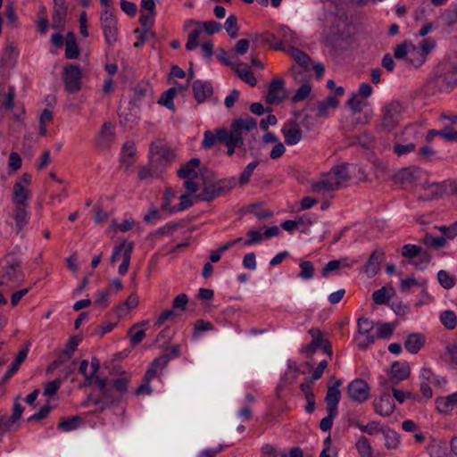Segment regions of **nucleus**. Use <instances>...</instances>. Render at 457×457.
<instances>
[{"mask_svg": "<svg viewBox=\"0 0 457 457\" xmlns=\"http://www.w3.org/2000/svg\"><path fill=\"white\" fill-rule=\"evenodd\" d=\"M253 129H257V121L252 117H247L245 119L234 120L230 125V130L221 133L223 134L221 135L222 144L228 147L227 154L228 156H232L235 154L236 148L244 145V132Z\"/></svg>", "mask_w": 457, "mask_h": 457, "instance_id": "1", "label": "nucleus"}, {"mask_svg": "<svg viewBox=\"0 0 457 457\" xmlns=\"http://www.w3.org/2000/svg\"><path fill=\"white\" fill-rule=\"evenodd\" d=\"M457 64L444 62L437 67V73L431 84L438 92H449L457 86Z\"/></svg>", "mask_w": 457, "mask_h": 457, "instance_id": "2", "label": "nucleus"}, {"mask_svg": "<svg viewBox=\"0 0 457 457\" xmlns=\"http://www.w3.org/2000/svg\"><path fill=\"white\" fill-rule=\"evenodd\" d=\"M175 153L162 140H156L150 145V161L153 167L162 169L169 166L175 160Z\"/></svg>", "mask_w": 457, "mask_h": 457, "instance_id": "3", "label": "nucleus"}, {"mask_svg": "<svg viewBox=\"0 0 457 457\" xmlns=\"http://www.w3.org/2000/svg\"><path fill=\"white\" fill-rule=\"evenodd\" d=\"M403 105L398 101H392L381 110L380 128L386 132H391L396 129L403 115Z\"/></svg>", "mask_w": 457, "mask_h": 457, "instance_id": "4", "label": "nucleus"}, {"mask_svg": "<svg viewBox=\"0 0 457 457\" xmlns=\"http://www.w3.org/2000/svg\"><path fill=\"white\" fill-rule=\"evenodd\" d=\"M82 70L79 66L68 63L63 67L62 80L65 90L76 94L81 90Z\"/></svg>", "mask_w": 457, "mask_h": 457, "instance_id": "5", "label": "nucleus"}, {"mask_svg": "<svg viewBox=\"0 0 457 457\" xmlns=\"http://www.w3.org/2000/svg\"><path fill=\"white\" fill-rule=\"evenodd\" d=\"M12 202L14 205L13 219L15 221V228L17 233H20L29 220V215L27 211L29 199L26 198V195H12Z\"/></svg>", "mask_w": 457, "mask_h": 457, "instance_id": "6", "label": "nucleus"}, {"mask_svg": "<svg viewBox=\"0 0 457 457\" xmlns=\"http://www.w3.org/2000/svg\"><path fill=\"white\" fill-rule=\"evenodd\" d=\"M101 27L108 45L114 44L118 39L117 18L112 12L102 11Z\"/></svg>", "mask_w": 457, "mask_h": 457, "instance_id": "7", "label": "nucleus"}, {"mask_svg": "<svg viewBox=\"0 0 457 457\" xmlns=\"http://www.w3.org/2000/svg\"><path fill=\"white\" fill-rule=\"evenodd\" d=\"M411 373L410 367L407 363H401L399 361H395L391 366V372L389 376V379H386L385 378H380V385L383 386L386 389H387L388 386H395L400 381H403L409 378Z\"/></svg>", "mask_w": 457, "mask_h": 457, "instance_id": "8", "label": "nucleus"}, {"mask_svg": "<svg viewBox=\"0 0 457 457\" xmlns=\"http://www.w3.org/2000/svg\"><path fill=\"white\" fill-rule=\"evenodd\" d=\"M423 187L427 192L423 200H433L455 192V183L452 180H445L441 183H425Z\"/></svg>", "mask_w": 457, "mask_h": 457, "instance_id": "9", "label": "nucleus"}, {"mask_svg": "<svg viewBox=\"0 0 457 457\" xmlns=\"http://www.w3.org/2000/svg\"><path fill=\"white\" fill-rule=\"evenodd\" d=\"M370 387L361 378H356L349 383L347 386V395L351 400L358 403L367 401L370 396Z\"/></svg>", "mask_w": 457, "mask_h": 457, "instance_id": "10", "label": "nucleus"}, {"mask_svg": "<svg viewBox=\"0 0 457 457\" xmlns=\"http://www.w3.org/2000/svg\"><path fill=\"white\" fill-rule=\"evenodd\" d=\"M288 52L291 57L299 64L297 67H292L293 75L295 79H301L305 75L311 58L304 52L295 47H290Z\"/></svg>", "mask_w": 457, "mask_h": 457, "instance_id": "11", "label": "nucleus"}, {"mask_svg": "<svg viewBox=\"0 0 457 457\" xmlns=\"http://www.w3.org/2000/svg\"><path fill=\"white\" fill-rule=\"evenodd\" d=\"M287 97L284 89V80L282 79H272L268 87V93L265 101L269 104H278L283 102Z\"/></svg>", "mask_w": 457, "mask_h": 457, "instance_id": "12", "label": "nucleus"}, {"mask_svg": "<svg viewBox=\"0 0 457 457\" xmlns=\"http://www.w3.org/2000/svg\"><path fill=\"white\" fill-rule=\"evenodd\" d=\"M281 132L284 136L285 143L288 145L298 144L303 137L302 130L295 120H288L283 126Z\"/></svg>", "mask_w": 457, "mask_h": 457, "instance_id": "13", "label": "nucleus"}, {"mask_svg": "<svg viewBox=\"0 0 457 457\" xmlns=\"http://www.w3.org/2000/svg\"><path fill=\"white\" fill-rule=\"evenodd\" d=\"M375 411L381 416H390L395 408V402L387 390L384 391L378 400L373 402Z\"/></svg>", "mask_w": 457, "mask_h": 457, "instance_id": "14", "label": "nucleus"}, {"mask_svg": "<svg viewBox=\"0 0 457 457\" xmlns=\"http://www.w3.org/2000/svg\"><path fill=\"white\" fill-rule=\"evenodd\" d=\"M384 258L385 251L381 248H376L364 265V272L370 277H374L379 271Z\"/></svg>", "mask_w": 457, "mask_h": 457, "instance_id": "15", "label": "nucleus"}, {"mask_svg": "<svg viewBox=\"0 0 457 457\" xmlns=\"http://www.w3.org/2000/svg\"><path fill=\"white\" fill-rule=\"evenodd\" d=\"M192 89L195 99L198 104L204 103L213 93V88L211 82L204 81L201 79H196L193 82Z\"/></svg>", "mask_w": 457, "mask_h": 457, "instance_id": "16", "label": "nucleus"}, {"mask_svg": "<svg viewBox=\"0 0 457 457\" xmlns=\"http://www.w3.org/2000/svg\"><path fill=\"white\" fill-rule=\"evenodd\" d=\"M85 386H90L95 382L102 395L104 399H112V388L108 386V379L106 378H101L97 374L90 373L84 375Z\"/></svg>", "mask_w": 457, "mask_h": 457, "instance_id": "17", "label": "nucleus"}, {"mask_svg": "<svg viewBox=\"0 0 457 457\" xmlns=\"http://www.w3.org/2000/svg\"><path fill=\"white\" fill-rule=\"evenodd\" d=\"M331 178L332 177H328V174H323L320 180L312 183L311 192L313 194L325 195L337 190L336 183Z\"/></svg>", "mask_w": 457, "mask_h": 457, "instance_id": "18", "label": "nucleus"}, {"mask_svg": "<svg viewBox=\"0 0 457 457\" xmlns=\"http://www.w3.org/2000/svg\"><path fill=\"white\" fill-rule=\"evenodd\" d=\"M114 129L115 125L112 122H104L96 139L97 145L102 148L108 147L115 138Z\"/></svg>", "mask_w": 457, "mask_h": 457, "instance_id": "19", "label": "nucleus"}, {"mask_svg": "<svg viewBox=\"0 0 457 457\" xmlns=\"http://www.w3.org/2000/svg\"><path fill=\"white\" fill-rule=\"evenodd\" d=\"M199 158H192L187 162L182 164L177 171V175L185 179H195L198 176L197 168L200 167Z\"/></svg>", "mask_w": 457, "mask_h": 457, "instance_id": "20", "label": "nucleus"}, {"mask_svg": "<svg viewBox=\"0 0 457 457\" xmlns=\"http://www.w3.org/2000/svg\"><path fill=\"white\" fill-rule=\"evenodd\" d=\"M342 382L340 379L337 380L333 386L328 387L325 402L327 404V411H337V405L341 398V392L338 387Z\"/></svg>", "mask_w": 457, "mask_h": 457, "instance_id": "21", "label": "nucleus"}, {"mask_svg": "<svg viewBox=\"0 0 457 457\" xmlns=\"http://www.w3.org/2000/svg\"><path fill=\"white\" fill-rule=\"evenodd\" d=\"M32 177L29 173H23L13 184L12 195H26L29 199L31 191L28 187L31 184Z\"/></svg>", "mask_w": 457, "mask_h": 457, "instance_id": "22", "label": "nucleus"}, {"mask_svg": "<svg viewBox=\"0 0 457 457\" xmlns=\"http://www.w3.org/2000/svg\"><path fill=\"white\" fill-rule=\"evenodd\" d=\"M425 342L426 337L423 334L411 333L407 336L403 345L409 353L416 354L424 346Z\"/></svg>", "mask_w": 457, "mask_h": 457, "instance_id": "23", "label": "nucleus"}, {"mask_svg": "<svg viewBox=\"0 0 457 457\" xmlns=\"http://www.w3.org/2000/svg\"><path fill=\"white\" fill-rule=\"evenodd\" d=\"M436 409L443 413H449L454 408H457V392L446 396L437 397L436 399Z\"/></svg>", "mask_w": 457, "mask_h": 457, "instance_id": "24", "label": "nucleus"}, {"mask_svg": "<svg viewBox=\"0 0 457 457\" xmlns=\"http://www.w3.org/2000/svg\"><path fill=\"white\" fill-rule=\"evenodd\" d=\"M222 132H228L225 128L216 129L214 131L206 130L204 134V140L202 145L205 149H210L214 146L217 142L222 143L220 135Z\"/></svg>", "mask_w": 457, "mask_h": 457, "instance_id": "25", "label": "nucleus"}, {"mask_svg": "<svg viewBox=\"0 0 457 457\" xmlns=\"http://www.w3.org/2000/svg\"><path fill=\"white\" fill-rule=\"evenodd\" d=\"M309 333L312 337V340L309 345L302 349L309 357H312L323 343L322 332L320 329L312 328Z\"/></svg>", "mask_w": 457, "mask_h": 457, "instance_id": "26", "label": "nucleus"}, {"mask_svg": "<svg viewBox=\"0 0 457 457\" xmlns=\"http://www.w3.org/2000/svg\"><path fill=\"white\" fill-rule=\"evenodd\" d=\"M347 164H342L340 166H336L332 169V170L328 173V177H332V180L335 181L336 187L337 189L341 187L344 181H347L350 179V176L347 171Z\"/></svg>", "mask_w": 457, "mask_h": 457, "instance_id": "27", "label": "nucleus"}, {"mask_svg": "<svg viewBox=\"0 0 457 457\" xmlns=\"http://www.w3.org/2000/svg\"><path fill=\"white\" fill-rule=\"evenodd\" d=\"M419 170L414 167H408L400 170L395 176V179L399 183H413L417 180Z\"/></svg>", "mask_w": 457, "mask_h": 457, "instance_id": "28", "label": "nucleus"}, {"mask_svg": "<svg viewBox=\"0 0 457 457\" xmlns=\"http://www.w3.org/2000/svg\"><path fill=\"white\" fill-rule=\"evenodd\" d=\"M238 77L252 87L257 84V79L245 64L240 62L234 68Z\"/></svg>", "mask_w": 457, "mask_h": 457, "instance_id": "29", "label": "nucleus"}, {"mask_svg": "<svg viewBox=\"0 0 457 457\" xmlns=\"http://www.w3.org/2000/svg\"><path fill=\"white\" fill-rule=\"evenodd\" d=\"M426 61L424 53L420 51V47L416 46H411L410 48L409 56L407 57V62L412 65L413 67L421 66Z\"/></svg>", "mask_w": 457, "mask_h": 457, "instance_id": "30", "label": "nucleus"}, {"mask_svg": "<svg viewBox=\"0 0 457 457\" xmlns=\"http://www.w3.org/2000/svg\"><path fill=\"white\" fill-rule=\"evenodd\" d=\"M18 55V50L12 42L6 45L4 49L3 55L1 57V62L4 65H13L16 57Z\"/></svg>", "mask_w": 457, "mask_h": 457, "instance_id": "31", "label": "nucleus"}, {"mask_svg": "<svg viewBox=\"0 0 457 457\" xmlns=\"http://www.w3.org/2000/svg\"><path fill=\"white\" fill-rule=\"evenodd\" d=\"M3 278L9 281L18 280L20 278H23V272L21 268V262H15L10 263L5 269Z\"/></svg>", "mask_w": 457, "mask_h": 457, "instance_id": "32", "label": "nucleus"}, {"mask_svg": "<svg viewBox=\"0 0 457 457\" xmlns=\"http://www.w3.org/2000/svg\"><path fill=\"white\" fill-rule=\"evenodd\" d=\"M203 191L195 195V198L200 201L211 202L217 196H220L217 191V187L214 184L204 185Z\"/></svg>", "mask_w": 457, "mask_h": 457, "instance_id": "33", "label": "nucleus"}, {"mask_svg": "<svg viewBox=\"0 0 457 457\" xmlns=\"http://www.w3.org/2000/svg\"><path fill=\"white\" fill-rule=\"evenodd\" d=\"M176 93H177V87H170L168 90L164 91L161 97L159 98L158 100V104H162V105H164L165 107H167L169 110H171V111H175V105H174V103H173V99L176 96Z\"/></svg>", "mask_w": 457, "mask_h": 457, "instance_id": "34", "label": "nucleus"}, {"mask_svg": "<svg viewBox=\"0 0 457 457\" xmlns=\"http://www.w3.org/2000/svg\"><path fill=\"white\" fill-rule=\"evenodd\" d=\"M149 90L150 87L147 83L136 86L134 88L133 97L130 100V104L138 108L141 100L146 96Z\"/></svg>", "mask_w": 457, "mask_h": 457, "instance_id": "35", "label": "nucleus"}, {"mask_svg": "<svg viewBox=\"0 0 457 457\" xmlns=\"http://www.w3.org/2000/svg\"><path fill=\"white\" fill-rule=\"evenodd\" d=\"M440 321L445 328L453 330L457 326V316L454 312L446 310L441 312Z\"/></svg>", "mask_w": 457, "mask_h": 457, "instance_id": "36", "label": "nucleus"}, {"mask_svg": "<svg viewBox=\"0 0 457 457\" xmlns=\"http://www.w3.org/2000/svg\"><path fill=\"white\" fill-rule=\"evenodd\" d=\"M422 243L429 247L438 250L446 245V239L444 237H436L433 235L427 233L422 239Z\"/></svg>", "mask_w": 457, "mask_h": 457, "instance_id": "37", "label": "nucleus"}, {"mask_svg": "<svg viewBox=\"0 0 457 457\" xmlns=\"http://www.w3.org/2000/svg\"><path fill=\"white\" fill-rule=\"evenodd\" d=\"M136 154V147L133 142H126L122 148L121 162L127 166H130L133 163L132 158Z\"/></svg>", "mask_w": 457, "mask_h": 457, "instance_id": "38", "label": "nucleus"}, {"mask_svg": "<svg viewBox=\"0 0 457 457\" xmlns=\"http://www.w3.org/2000/svg\"><path fill=\"white\" fill-rule=\"evenodd\" d=\"M129 379L127 378H120L113 381L112 386L108 384V386L112 388V399H107L111 403H113L116 400V397L113 395L112 392L115 390L120 395L125 394L128 390Z\"/></svg>", "mask_w": 457, "mask_h": 457, "instance_id": "39", "label": "nucleus"}, {"mask_svg": "<svg viewBox=\"0 0 457 457\" xmlns=\"http://www.w3.org/2000/svg\"><path fill=\"white\" fill-rule=\"evenodd\" d=\"M385 445L387 449H396L399 445V435L393 429L382 430Z\"/></svg>", "mask_w": 457, "mask_h": 457, "instance_id": "40", "label": "nucleus"}, {"mask_svg": "<svg viewBox=\"0 0 457 457\" xmlns=\"http://www.w3.org/2000/svg\"><path fill=\"white\" fill-rule=\"evenodd\" d=\"M437 280L445 289L453 288L456 284V278L446 270H441L437 272Z\"/></svg>", "mask_w": 457, "mask_h": 457, "instance_id": "41", "label": "nucleus"}, {"mask_svg": "<svg viewBox=\"0 0 457 457\" xmlns=\"http://www.w3.org/2000/svg\"><path fill=\"white\" fill-rule=\"evenodd\" d=\"M356 449L361 457H373L372 448L366 436H361L357 441Z\"/></svg>", "mask_w": 457, "mask_h": 457, "instance_id": "42", "label": "nucleus"}, {"mask_svg": "<svg viewBox=\"0 0 457 457\" xmlns=\"http://www.w3.org/2000/svg\"><path fill=\"white\" fill-rule=\"evenodd\" d=\"M133 248L134 243H129L128 248L122 253V262L119 267V273L120 275H125L129 270Z\"/></svg>", "mask_w": 457, "mask_h": 457, "instance_id": "43", "label": "nucleus"}, {"mask_svg": "<svg viewBox=\"0 0 457 457\" xmlns=\"http://www.w3.org/2000/svg\"><path fill=\"white\" fill-rule=\"evenodd\" d=\"M225 29L230 37L236 38L238 35L237 18L236 15H229L225 22Z\"/></svg>", "mask_w": 457, "mask_h": 457, "instance_id": "44", "label": "nucleus"}, {"mask_svg": "<svg viewBox=\"0 0 457 457\" xmlns=\"http://www.w3.org/2000/svg\"><path fill=\"white\" fill-rule=\"evenodd\" d=\"M80 341L81 337L79 336H72L69 339L65 348L62 350V355H64L66 360L70 359L76 351V348Z\"/></svg>", "mask_w": 457, "mask_h": 457, "instance_id": "45", "label": "nucleus"}, {"mask_svg": "<svg viewBox=\"0 0 457 457\" xmlns=\"http://www.w3.org/2000/svg\"><path fill=\"white\" fill-rule=\"evenodd\" d=\"M20 396H17L14 403H13V412L11 417L6 416L7 423H9V426L11 428L13 427V425L21 419V414L24 411V408L22 405L19 403Z\"/></svg>", "mask_w": 457, "mask_h": 457, "instance_id": "46", "label": "nucleus"}, {"mask_svg": "<svg viewBox=\"0 0 457 457\" xmlns=\"http://www.w3.org/2000/svg\"><path fill=\"white\" fill-rule=\"evenodd\" d=\"M236 179L235 178H229L226 179H220L218 182H215L218 194L220 195H224L228 193L229 190H231L236 186Z\"/></svg>", "mask_w": 457, "mask_h": 457, "instance_id": "47", "label": "nucleus"}, {"mask_svg": "<svg viewBox=\"0 0 457 457\" xmlns=\"http://www.w3.org/2000/svg\"><path fill=\"white\" fill-rule=\"evenodd\" d=\"M301 271L299 277L303 279H311L314 275V267L312 262L303 261L299 264Z\"/></svg>", "mask_w": 457, "mask_h": 457, "instance_id": "48", "label": "nucleus"}, {"mask_svg": "<svg viewBox=\"0 0 457 457\" xmlns=\"http://www.w3.org/2000/svg\"><path fill=\"white\" fill-rule=\"evenodd\" d=\"M259 165L258 161H254L251 163H249L242 171L240 177H239V184L241 186L245 185L249 182L250 178L253 172V170L256 169V167Z\"/></svg>", "mask_w": 457, "mask_h": 457, "instance_id": "49", "label": "nucleus"}, {"mask_svg": "<svg viewBox=\"0 0 457 457\" xmlns=\"http://www.w3.org/2000/svg\"><path fill=\"white\" fill-rule=\"evenodd\" d=\"M348 106L354 113H360L367 105V102L361 100L358 95H353L348 100Z\"/></svg>", "mask_w": 457, "mask_h": 457, "instance_id": "50", "label": "nucleus"}, {"mask_svg": "<svg viewBox=\"0 0 457 457\" xmlns=\"http://www.w3.org/2000/svg\"><path fill=\"white\" fill-rule=\"evenodd\" d=\"M80 421V418L78 416H73L67 420H62L57 426V428L63 431H71L77 428L79 422Z\"/></svg>", "mask_w": 457, "mask_h": 457, "instance_id": "51", "label": "nucleus"}, {"mask_svg": "<svg viewBox=\"0 0 457 457\" xmlns=\"http://www.w3.org/2000/svg\"><path fill=\"white\" fill-rule=\"evenodd\" d=\"M195 23L197 26H203L204 31L206 33H208L209 35H213V34L219 33L222 28L220 23L214 21H204V22H196L195 21Z\"/></svg>", "mask_w": 457, "mask_h": 457, "instance_id": "52", "label": "nucleus"}, {"mask_svg": "<svg viewBox=\"0 0 457 457\" xmlns=\"http://www.w3.org/2000/svg\"><path fill=\"white\" fill-rule=\"evenodd\" d=\"M193 205V201L190 195L184 194L180 196V202L178 205L172 206L170 208V213L181 212L186 210Z\"/></svg>", "mask_w": 457, "mask_h": 457, "instance_id": "53", "label": "nucleus"}, {"mask_svg": "<svg viewBox=\"0 0 457 457\" xmlns=\"http://www.w3.org/2000/svg\"><path fill=\"white\" fill-rule=\"evenodd\" d=\"M358 332L362 336L370 335V331L373 328V322L370 320L368 318H359L358 319Z\"/></svg>", "mask_w": 457, "mask_h": 457, "instance_id": "54", "label": "nucleus"}, {"mask_svg": "<svg viewBox=\"0 0 457 457\" xmlns=\"http://www.w3.org/2000/svg\"><path fill=\"white\" fill-rule=\"evenodd\" d=\"M67 15V9H54L53 12V27L61 28L63 27L64 21Z\"/></svg>", "mask_w": 457, "mask_h": 457, "instance_id": "55", "label": "nucleus"}, {"mask_svg": "<svg viewBox=\"0 0 457 457\" xmlns=\"http://www.w3.org/2000/svg\"><path fill=\"white\" fill-rule=\"evenodd\" d=\"M162 172V169H157L156 167H153L151 164L149 167H142L138 171V178L141 180L149 179L155 176L160 175Z\"/></svg>", "mask_w": 457, "mask_h": 457, "instance_id": "56", "label": "nucleus"}, {"mask_svg": "<svg viewBox=\"0 0 457 457\" xmlns=\"http://www.w3.org/2000/svg\"><path fill=\"white\" fill-rule=\"evenodd\" d=\"M421 249L420 246L408 244L403 246L402 255L408 259H413L420 255Z\"/></svg>", "mask_w": 457, "mask_h": 457, "instance_id": "57", "label": "nucleus"}, {"mask_svg": "<svg viewBox=\"0 0 457 457\" xmlns=\"http://www.w3.org/2000/svg\"><path fill=\"white\" fill-rule=\"evenodd\" d=\"M5 17L7 23L14 28L17 27L18 17L16 15L15 8L12 3H8L5 5Z\"/></svg>", "mask_w": 457, "mask_h": 457, "instance_id": "58", "label": "nucleus"}, {"mask_svg": "<svg viewBox=\"0 0 457 457\" xmlns=\"http://www.w3.org/2000/svg\"><path fill=\"white\" fill-rule=\"evenodd\" d=\"M312 87L309 84H303L292 97L294 103L301 102L305 99L311 93Z\"/></svg>", "mask_w": 457, "mask_h": 457, "instance_id": "59", "label": "nucleus"}, {"mask_svg": "<svg viewBox=\"0 0 457 457\" xmlns=\"http://www.w3.org/2000/svg\"><path fill=\"white\" fill-rule=\"evenodd\" d=\"M200 34H201V30L198 29L192 30L188 34L187 42L186 44L187 50L192 51L199 46L198 39H199Z\"/></svg>", "mask_w": 457, "mask_h": 457, "instance_id": "60", "label": "nucleus"}, {"mask_svg": "<svg viewBox=\"0 0 457 457\" xmlns=\"http://www.w3.org/2000/svg\"><path fill=\"white\" fill-rule=\"evenodd\" d=\"M178 227H179V224L176 222L167 223L163 227L158 228L156 231L152 233V236L160 237V236L172 235L174 233V231L177 230Z\"/></svg>", "mask_w": 457, "mask_h": 457, "instance_id": "61", "label": "nucleus"}, {"mask_svg": "<svg viewBox=\"0 0 457 457\" xmlns=\"http://www.w3.org/2000/svg\"><path fill=\"white\" fill-rule=\"evenodd\" d=\"M188 303V297L186 294L182 293L178 295L172 301V309L185 311Z\"/></svg>", "mask_w": 457, "mask_h": 457, "instance_id": "62", "label": "nucleus"}, {"mask_svg": "<svg viewBox=\"0 0 457 457\" xmlns=\"http://www.w3.org/2000/svg\"><path fill=\"white\" fill-rule=\"evenodd\" d=\"M129 243L130 242L124 240L121 244H120L114 248V251L110 258V262L112 264L116 263L120 257L122 258V253L126 251Z\"/></svg>", "mask_w": 457, "mask_h": 457, "instance_id": "63", "label": "nucleus"}, {"mask_svg": "<svg viewBox=\"0 0 457 457\" xmlns=\"http://www.w3.org/2000/svg\"><path fill=\"white\" fill-rule=\"evenodd\" d=\"M418 259L417 262H414L413 264L417 269L423 270L428 266L431 260V255L428 252L423 251L421 249L420 255L416 257Z\"/></svg>", "mask_w": 457, "mask_h": 457, "instance_id": "64", "label": "nucleus"}]
</instances>
